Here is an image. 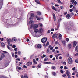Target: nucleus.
Returning <instances> with one entry per match:
<instances>
[{"label":"nucleus","instance_id":"13d9d810","mask_svg":"<svg viewBox=\"0 0 78 78\" xmlns=\"http://www.w3.org/2000/svg\"><path fill=\"white\" fill-rule=\"evenodd\" d=\"M50 33V30H49L47 32V33L48 34Z\"/></svg>","mask_w":78,"mask_h":78},{"label":"nucleus","instance_id":"49530a36","mask_svg":"<svg viewBox=\"0 0 78 78\" xmlns=\"http://www.w3.org/2000/svg\"><path fill=\"white\" fill-rule=\"evenodd\" d=\"M70 55H69V54H67L66 55V56L67 57H69V56Z\"/></svg>","mask_w":78,"mask_h":78},{"label":"nucleus","instance_id":"e2e57ef3","mask_svg":"<svg viewBox=\"0 0 78 78\" xmlns=\"http://www.w3.org/2000/svg\"><path fill=\"white\" fill-rule=\"evenodd\" d=\"M16 46L15 45H13V46H12V48H16Z\"/></svg>","mask_w":78,"mask_h":78},{"label":"nucleus","instance_id":"1a4fd4ad","mask_svg":"<svg viewBox=\"0 0 78 78\" xmlns=\"http://www.w3.org/2000/svg\"><path fill=\"white\" fill-rule=\"evenodd\" d=\"M38 26L37 24H35L33 27L34 29H36V28H38Z\"/></svg>","mask_w":78,"mask_h":78},{"label":"nucleus","instance_id":"72a5a7b5","mask_svg":"<svg viewBox=\"0 0 78 78\" xmlns=\"http://www.w3.org/2000/svg\"><path fill=\"white\" fill-rule=\"evenodd\" d=\"M58 2L59 3H60L61 4H62V2H61V1L60 0H58Z\"/></svg>","mask_w":78,"mask_h":78},{"label":"nucleus","instance_id":"4c0bfd02","mask_svg":"<svg viewBox=\"0 0 78 78\" xmlns=\"http://www.w3.org/2000/svg\"><path fill=\"white\" fill-rule=\"evenodd\" d=\"M48 60V58H45L44 60V61H47Z\"/></svg>","mask_w":78,"mask_h":78},{"label":"nucleus","instance_id":"473e14b6","mask_svg":"<svg viewBox=\"0 0 78 78\" xmlns=\"http://www.w3.org/2000/svg\"><path fill=\"white\" fill-rule=\"evenodd\" d=\"M31 16L32 17H34V14L33 13H32L31 14Z\"/></svg>","mask_w":78,"mask_h":78},{"label":"nucleus","instance_id":"cd10ccee","mask_svg":"<svg viewBox=\"0 0 78 78\" xmlns=\"http://www.w3.org/2000/svg\"><path fill=\"white\" fill-rule=\"evenodd\" d=\"M51 68L52 70H55L56 69V67L55 66H52Z\"/></svg>","mask_w":78,"mask_h":78},{"label":"nucleus","instance_id":"8fccbe9b","mask_svg":"<svg viewBox=\"0 0 78 78\" xmlns=\"http://www.w3.org/2000/svg\"><path fill=\"white\" fill-rule=\"evenodd\" d=\"M73 6V5H72V4H71L70 5V8H72V7Z\"/></svg>","mask_w":78,"mask_h":78},{"label":"nucleus","instance_id":"412c9836","mask_svg":"<svg viewBox=\"0 0 78 78\" xmlns=\"http://www.w3.org/2000/svg\"><path fill=\"white\" fill-rule=\"evenodd\" d=\"M37 47L38 48H41L42 47V45H41V44H39L37 45Z\"/></svg>","mask_w":78,"mask_h":78},{"label":"nucleus","instance_id":"09e8293b","mask_svg":"<svg viewBox=\"0 0 78 78\" xmlns=\"http://www.w3.org/2000/svg\"><path fill=\"white\" fill-rule=\"evenodd\" d=\"M64 69H65V70H67V66H65V67H64Z\"/></svg>","mask_w":78,"mask_h":78},{"label":"nucleus","instance_id":"a878e982","mask_svg":"<svg viewBox=\"0 0 78 78\" xmlns=\"http://www.w3.org/2000/svg\"><path fill=\"white\" fill-rule=\"evenodd\" d=\"M73 11H74V12H75V11H76V9L75 8V6H74L73 7Z\"/></svg>","mask_w":78,"mask_h":78},{"label":"nucleus","instance_id":"c85d7f7f","mask_svg":"<svg viewBox=\"0 0 78 78\" xmlns=\"http://www.w3.org/2000/svg\"><path fill=\"white\" fill-rule=\"evenodd\" d=\"M61 54H58L57 55H55V57H58V56H59V55H61Z\"/></svg>","mask_w":78,"mask_h":78},{"label":"nucleus","instance_id":"4d7b16f0","mask_svg":"<svg viewBox=\"0 0 78 78\" xmlns=\"http://www.w3.org/2000/svg\"><path fill=\"white\" fill-rule=\"evenodd\" d=\"M63 64H64L65 65H66V62H63Z\"/></svg>","mask_w":78,"mask_h":78},{"label":"nucleus","instance_id":"de8ad7c7","mask_svg":"<svg viewBox=\"0 0 78 78\" xmlns=\"http://www.w3.org/2000/svg\"><path fill=\"white\" fill-rule=\"evenodd\" d=\"M33 25L31 24L30 26V28H33Z\"/></svg>","mask_w":78,"mask_h":78},{"label":"nucleus","instance_id":"f704fd0d","mask_svg":"<svg viewBox=\"0 0 78 78\" xmlns=\"http://www.w3.org/2000/svg\"><path fill=\"white\" fill-rule=\"evenodd\" d=\"M49 50H50V49L48 48L47 49V53H48L49 52Z\"/></svg>","mask_w":78,"mask_h":78},{"label":"nucleus","instance_id":"5fc2aeb1","mask_svg":"<svg viewBox=\"0 0 78 78\" xmlns=\"http://www.w3.org/2000/svg\"><path fill=\"white\" fill-rule=\"evenodd\" d=\"M72 70H75V67H74L72 69Z\"/></svg>","mask_w":78,"mask_h":78},{"label":"nucleus","instance_id":"58836bf2","mask_svg":"<svg viewBox=\"0 0 78 78\" xmlns=\"http://www.w3.org/2000/svg\"><path fill=\"white\" fill-rule=\"evenodd\" d=\"M66 41H67V42H69V39L68 38H66Z\"/></svg>","mask_w":78,"mask_h":78},{"label":"nucleus","instance_id":"ea45409f","mask_svg":"<svg viewBox=\"0 0 78 78\" xmlns=\"http://www.w3.org/2000/svg\"><path fill=\"white\" fill-rule=\"evenodd\" d=\"M37 67H38V68H41V65L40 64H39L38 65Z\"/></svg>","mask_w":78,"mask_h":78},{"label":"nucleus","instance_id":"aec40b11","mask_svg":"<svg viewBox=\"0 0 78 78\" xmlns=\"http://www.w3.org/2000/svg\"><path fill=\"white\" fill-rule=\"evenodd\" d=\"M7 41L8 42H11L12 41V40L11 39H7Z\"/></svg>","mask_w":78,"mask_h":78},{"label":"nucleus","instance_id":"7c9ffc66","mask_svg":"<svg viewBox=\"0 0 78 78\" xmlns=\"http://www.w3.org/2000/svg\"><path fill=\"white\" fill-rule=\"evenodd\" d=\"M71 16L70 15L68 14L66 15L67 17H68V18H69Z\"/></svg>","mask_w":78,"mask_h":78},{"label":"nucleus","instance_id":"20e7f679","mask_svg":"<svg viewBox=\"0 0 78 78\" xmlns=\"http://www.w3.org/2000/svg\"><path fill=\"white\" fill-rule=\"evenodd\" d=\"M47 39L46 38H43L41 39V41L42 43H45V42H47Z\"/></svg>","mask_w":78,"mask_h":78},{"label":"nucleus","instance_id":"9b49d317","mask_svg":"<svg viewBox=\"0 0 78 78\" xmlns=\"http://www.w3.org/2000/svg\"><path fill=\"white\" fill-rule=\"evenodd\" d=\"M58 34L59 35V39H60V40H61L62 38V35H61V34L60 33H59Z\"/></svg>","mask_w":78,"mask_h":78},{"label":"nucleus","instance_id":"f257e3e1","mask_svg":"<svg viewBox=\"0 0 78 78\" xmlns=\"http://www.w3.org/2000/svg\"><path fill=\"white\" fill-rule=\"evenodd\" d=\"M55 38L56 39H58L59 38V35H58V34L55 33L52 36L53 39H55Z\"/></svg>","mask_w":78,"mask_h":78},{"label":"nucleus","instance_id":"dca6fc26","mask_svg":"<svg viewBox=\"0 0 78 78\" xmlns=\"http://www.w3.org/2000/svg\"><path fill=\"white\" fill-rule=\"evenodd\" d=\"M12 41L14 42H16L17 41V38L16 37H13L12 38Z\"/></svg>","mask_w":78,"mask_h":78},{"label":"nucleus","instance_id":"6e6552de","mask_svg":"<svg viewBox=\"0 0 78 78\" xmlns=\"http://www.w3.org/2000/svg\"><path fill=\"white\" fill-rule=\"evenodd\" d=\"M29 19H30V20L31 19V20H33V18H32L31 17ZM32 20H30L29 22V24H31L32 23H33L34 22H33V21Z\"/></svg>","mask_w":78,"mask_h":78},{"label":"nucleus","instance_id":"7ed1b4c3","mask_svg":"<svg viewBox=\"0 0 78 78\" xmlns=\"http://www.w3.org/2000/svg\"><path fill=\"white\" fill-rule=\"evenodd\" d=\"M66 74L67 75V76L68 78H71L70 77V72L68 70H66Z\"/></svg>","mask_w":78,"mask_h":78},{"label":"nucleus","instance_id":"b1692460","mask_svg":"<svg viewBox=\"0 0 78 78\" xmlns=\"http://www.w3.org/2000/svg\"><path fill=\"white\" fill-rule=\"evenodd\" d=\"M43 64H50V62H43Z\"/></svg>","mask_w":78,"mask_h":78},{"label":"nucleus","instance_id":"f8f14e48","mask_svg":"<svg viewBox=\"0 0 78 78\" xmlns=\"http://www.w3.org/2000/svg\"><path fill=\"white\" fill-rule=\"evenodd\" d=\"M33 61L34 64H37V62H36V59H34L33 60Z\"/></svg>","mask_w":78,"mask_h":78},{"label":"nucleus","instance_id":"6ab92c4d","mask_svg":"<svg viewBox=\"0 0 78 78\" xmlns=\"http://www.w3.org/2000/svg\"><path fill=\"white\" fill-rule=\"evenodd\" d=\"M1 45L2 47H3L5 46V43H1Z\"/></svg>","mask_w":78,"mask_h":78},{"label":"nucleus","instance_id":"a211bd4d","mask_svg":"<svg viewBox=\"0 0 78 78\" xmlns=\"http://www.w3.org/2000/svg\"><path fill=\"white\" fill-rule=\"evenodd\" d=\"M52 8L55 11H57V10L56 9V8H55V7L53 6H52Z\"/></svg>","mask_w":78,"mask_h":78},{"label":"nucleus","instance_id":"3c124183","mask_svg":"<svg viewBox=\"0 0 78 78\" xmlns=\"http://www.w3.org/2000/svg\"><path fill=\"white\" fill-rule=\"evenodd\" d=\"M0 40H1V41H3L4 40L3 38H0Z\"/></svg>","mask_w":78,"mask_h":78},{"label":"nucleus","instance_id":"2f4dec72","mask_svg":"<svg viewBox=\"0 0 78 78\" xmlns=\"http://www.w3.org/2000/svg\"><path fill=\"white\" fill-rule=\"evenodd\" d=\"M70 14L71 16H73L74 15V13H73V12H72L71 13H70Z\"/></svg>","mask_w":78,"mask_h":78},{"label":"nucleus","instance_id":"a19ab883","mask_svg":"<svg viewBox=\"0 0 78 78\" xmlns=\"http://www.w3.org/2000/svg\"><path fill=\"white\" fill-rule=\"evenodd\" d=\"M73 8H72V9H69V11L70 12H72V11H73Z\"/></svg>","mask_w":78,"mask_h":78},{"label":"nucleus","instance_id":"338daca9","mask_svg":"<svg viewBox=\"0 0 78 78\" xmlns=\"http://www.w3.org/2000/svg\"><path fill=\"white\" fill-rule=\"evenodd\" d=\"M66 74H63V75H62V76L63 77H66Z\"/></svg>","mask_w":78,"mask_h":78},{"label":"nucleus","instance_id":"680f3d73","mask_svg":"<svg viewBox=\"0 0 78 78\" xmlns=\"http://www.w3.org/2000/svg\"><path fill=\"white\" fill-rule=\"evenodd\" d=\"M75 62H76V63H78V60H76Z\"/></svg>","mask_w":78,"mask_h":78},{"label":"nucleus","instance_id":"c9c22d12","mask_svg":"<svg viewBox=\"0 0 78 78\" xmlns=\"http://www.w3.org/2000/svg\"><path fill=\"white\" fill-rule=\"evenodd\" d=\"M24 78H28V76L26 74H24Z\"/></svg>","mask_w":78,"mask_h":78},{"label":"nucleus","instance_id":"ddd939ff","mask_svg":"<svg viewBox=\"0 0 78 78\" xmlns=\"http://www.w3.org/2000/svg\"><path fill=\"white\" fill-rule=\"evenodd\" d=\"M71 47H72L71 44H68V49H70Z\"/></svg>","mask_w":78,"mask_h":78},{"label":"nucleus","instance_id":"bb28decb","mask_svg":"<svg viewBox=\"0 0 78 78\" xmlns=\"http://www.w3.org/2000/svg\"><path fill=\"white\" fill-rule=\"evenodd\" d=\"M52 75H54V76H55V75H56V73H55V72H52Z\"/></svg>","mask_w":78,"mask_h":78},{"label":"nucleus","instance_id":"052dcab7","mask_svg":"<svg viewBox=\"0 0 78 78\" xmlns=\"http://www.w3.org/2000/svg\"><path fill=\"white\" fill-rule=\"evenodd\" d=\"M18 69L19 70H21L22 69V68H21V67H19Z\"/></svg>","mask_w":78,"mask_h":78},{"label":"nucleus","instance_id":"0eeeda50","mask_svg":"<svg viewBox=\"0 0 78 78\" xmlns=\"http://www.w3.org/2000/svg\"><path fill=\"white\" fill-rule=\"evenodd\" d=\"M77 44V42L76 41H74L73 42V47H75L76 46V45Z\"/></svg>","mask_w":78,"mask_h":78},{"label":"nucleus","instance_id":"9d476101","mask_svg":"<svg viewBox=\"0 0 78 78\" xmlns=\"http://www.w3.org/2000/svg\"><path fill=\"white\" fill-rule=\"evenodd\" d=\"M52 15L53 16L54 20L55 22V21H56V16L55 15V14L53 13Z\"/></svg>","mask_w":78,"mask_h":78},{"label":"nucleus","instance_id":"5701e85b","mask_svg":"<svg viewBox=\"0 0 78 78\" xmlns=\"http://www.w3.org/2000/svg\"><path fill=\"white\" fill-rule=\"evenodd\" d=\"M41 12L39 11H38L37 12V15H38V16H40L41 15Z\"/></svg>","mask_w":78,"mask_h":78},{"label":"nucleus","instance_id":"f03ea898","mask_svg":"<svg viewBox=\"0 0 78 78\" xmlns=\"http://www.w3.org/2000/svg\"><path fill=\"white\" fill-rule=\"evenodd\" d=\"M68 62L69 64H71L72 63V59L71 57H69L68 58Z\"/></svg>","mask_w":78,"mask_h":78},{"label":"nucleus","instance_id":"69168bd1","mask_svg":"<svg viewBox=\"0 0 78 78\" xmlns=\"http://www.w3.org/2000/svg\"><path fill=\"white\" fill-rule=\"evenodd\" d=\"M55 6H57V7H58V6H59V5H57V4H55Z\"/></svg>","mask_w":78,"mask_h":78},{"label":"nucleus","instance_id":"a18cd8bd","mask_svg":"<svg viewBox=\"0 0 78 78\" xmlns=\"http://www.w3.org/2000/svg\"><path fill=\"white\" fill-rule=\"evenodd\" d=\"M16 60L19 61H20V58H17L16 59Z\"/></svg>","mask_w":78,"mask_h":78},{"label":"nucleus","instance_id":"4be33fe9","mask_svg":"<svg viewBox=\"0 0 78 78\" xmlns=\"http://www.w3.org/2000/svg\"><path fill=\"white\" fill-rule=\"evenodd\" d=\"M75 51H77V52L78 53V46H77L75 47Z\"/></svg>","mask_w":78,"mask_h":78},{"label":"nucleus","instance_id":"e433bc0d","mask_svg":"<svg viewBox=\"0 0 78 78\" xmlns=\"http://www.w3.org/2000/svg\"><path fill=\"white\" fill-rule=\"evenodd\" d=\"M38 25L40 26V27H42V24L41 23H39L38 24Z\"/></svg>","mask_w":78,"mask_h":78},{"label":"nucleus","instance_id":"c03bdc74","mask_svg":"<svg viewBox=\"0 0 78 78\" xmlns=\"http://www.w3.org/2000/svg\"><path fill=\"white\" fill-rule=\"evenodd\" d=\"M23 68H25L26 69H27V66H26L25 65L23 66Z\"/></svg>","mask_w":78,"mask_h":78},{"label":"nucleus","instance_id":"0e129e2a","mask_svg":"<svg viewBox=\"0 0 78 78\" xmlns=\"http://www.w3.org/2000/svg\"><path fill=\"white\" fill-rule=\"evenodd\" d=\"M60 72H61L62 73H63V70H60Z\"/></svg>","mask_w":78,"mask_h":78},{"label":"nucleus","instance_id":"bf43d9fd","mask_svg":"<svg viewBox=\"0 0 78 78\" xmlns=\"http://www.w3.org/2000/svg\"><path fill=\"white\" fill-rule=\"evenodd\" d=\"M14 50H15V51H17V48H15L14 49Z\"/></svg>","mask_w":78,"mask_h":78},{"label":"nucleus","instance_id":"6e6d98bb","mask_svg":"<svg viewBox=\"0 0 78 78\" xmlns=\"http://www.w3.org/2000/svg\"><path fill=\"white\" fill-rule=\"evenodd\" d=\"M58 41H56L55 43V45H57L58 44Z\"/></svg>","mask_w":78,"mask_h":78},{"label":"nucleus","instance_id":"c756f323","mask_svg":"<svg viewBox=\"0 0 78 78\" xmlns=\"http://www.w3.org/2000/svg\"><path fill=\"white\" fill-rule=\"evenodd\" d=\"M39 31V30L38 29H35L34 30V32L35 33H37L38 31Z\"/></svg>","mask_w":78,"mask_h":78},{"label":"nucleus","instance_id":"2eb2a0df","mask_svg":"<svg viewBox=\"0 0 78 78\" xmlns=\"http://www.w3.org/2000/svg\"><path fill=\"white\" fill-rule=\"evenodd\" d=\"M49 45V42L47 41L46 43V44L45 45V44H44V47H47V46H48Z\"/></svg>","mask_w":78,"mask_h":78},{"label":"nucleus","instance_id":"774afa93","mask_svg":"<svg viewBox=\"0 0 78 78\" xmlns=\"http://www.w3.org/2000/svg\"><path fill=\"white\" fill-rule=\"evenodd\" d=\"M74 56H78V53H77L74 55Z\"/></svg>","mask_w":78,"mask_h":78},{"label":"nucleus","instance_id":"864d4df0","mask_svg":"<svg viewBox=\"0 0 78 78\" xmlns=\"http://www.w3.org/2000/svg\"><path fill=\"white\" fill-rule=\"evenodd\" d=\"M51 31H55V30H54V29L52 28L51 30Z\"/></svg>","mask_w":78,"mask_h":78},{"label":"nucleus","instance_id":"4468645a","mask_svg":"<svg viewBox=\"0 0 78 78\" xmlns=\"http://www.w3.org/2000/svg\"><path fill=\"white\" fill-rule=\"evenodd\" d=\"M62 43L64 44V46H66V41H62Z\"/></svg>","mask_w":78,"mask_h":78},{"label":"nucleus","instance_id":"79ce46f5","mask_svg":"<svg viewBox=\"0 0 78 78\" xmlns=\"http://www.w3.org/2000/svg\"><path fill=\"white\" fill-rule=\"evenodd\" d=\"M60 8H61V9H64V6H61Z\"/></svg>","mask_w":78,"mask_h":78},{"label":"nucleus","instance_id":"37998d69","mask_svg":"<svg viewBox=\"0 0 78 78\" xmlns=\"http://www.w3.org/2000/svg\"><path fill=\"white\" fill-rule=\"evenodd\" d=\"M34 56V55H32L30 56V59L31 58H33V57Z\"/></svg>","mask_w":78,"mask_h":78},{"label":"nucleus","instance_id":"393cba45","mask_svg":"<svg viewBox=\"0 0 78 78\" xmlns=\"http://www.w3.org/2000/svg\"><path fill=\"white\" fill-rule=\"evenodd\" d=\"M36 3H37L38 4H40V2H39V1L38 0H35Z\"/></svg>","mask_w":78,"mask_h":78},{"label":"nucleus","instance_id":"423d86ee","mask_svg":"<svg viewBox=\"0 0 78 78\" xmlns=\"http://www.w3.org/2000/svg\"><path fill=\"white\" fill-rule=\"evenodd\" d=\"M31 64H32V63L31 62H27L26 63L27 66H30Z\"/></svg>","mask_w":78,"mask_h":78},{"label":"nucleus","instance_id":"f3484780","mask_svg":"<svg viewBox=\"0 0 78 78\" xmlns=\"http://www.w3.org/2000/svg\"><path fill=\"white\" fill-rule=\"evenodd\" d=\"M39 31L41 33H42L43 32V29L42 28H40Z\"/></svg>","mask_w":78,"mask_h":78},{"label":"nucleus","instance_id":"603ef678","mask_svg":"<svg viewBox=\"0 0 78 78\" xmlns=\"http://www.w3.org/2000/svg\"><path fill=\"white\" fill-rule=\"evenodd\" d=\"M7 48L9 50H10V47H9V46H7Z\"/></svg>","mask_w":78,"mask_h":78},{"label":"nucleus","instance_id":"39448f33","mask_svg":"<svg viewBox=\"0 0 78 78\" xmlns=\"http://www.w3.org/2000/svg\"><path fill=\"white\" fill-rule=\"evenodd\" d=\"M2 55H0V61H1V60L3 59V58L5 57V55H4V54L2 53Z\"/></svg>","mask_w":78,"mask_h":78}]
</instances>
